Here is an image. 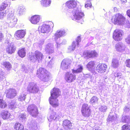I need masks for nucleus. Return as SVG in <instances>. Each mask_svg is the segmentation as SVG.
Returning a JSON list of instances; mask_svg holds the SVG:
<instances>
[{"instance_id":"4c0bfd02","label":"nucleus","mask_w":130,"mask_h":130,"mask_svg":"<svg viewBox=\"0 0 130 130\" xmlns=\"http://www.w3.org/2000/svg\"><path fill=\"white\" fill-rule=\"evenodd\" d=\"M117 117V116L116 114H115V115L113 116H111L110 115L108 118V121H113L116 120Z\"/></svg>"},{"instance_id":"8fccbe9b","label":"nucleus","mask_w":130,"mask_h":130,"mask_svg":"<svg viewBox=\"0 0 130 130\" xmlns=\"http://www.w3.org/2000/svg\"><path fill=\"white\" fill-rule=\"evenodd\" d=\"M125 41L128 44H130V35H128L125 38Z\"/></svg>"},{"instance_id":"58836bf2","label":"nucleus","mask_w":130,"mask_h":130,"mask_svg":"<svg viewBox=\"0 0 130 130\" xmlns=\"http://www.w3.org/2000/svg\"><path fill=\"white\" fill-rule=\"evenodd\" d=\"M26 116L24 114H21L19 116V118L21 121L22 122H25L26 120Z\"/></svg>"},{"instance_id":"0eeeda50","label":"nucleus","mask_w":130,"mask_h":130,"mask_svg":"<svg viewBox=\"0 0 130 130\" xmlns=\"http://www.w3.org/2000/svg\"><path fill=\"white\" fill-rule=\"evenodd\" d=\"M123 34V32L122 30L116 29L114 31L113 36V38L116 41H120L122 39Z\"/></svg>"},{"instance_id":"ddd939ff","label":"nucleus","mask_w":130,"mask_h":130,"mask_svg":"<svg viewBox=\"0 0 130 130\" xmlns=\"http://www.w3.org/2000/svg\"><path fill=\"white\" fill-rule=\"evenodd\" d=\"M1 117L4 120L9 119L10 120H11L13 118L12 115L7 111L3 110L2 111L1 113Z\"/></svg>"},{"instance_id":"a878e982","label":"nucleus","mask_w":130,"mask_h":130,"mask_svg":"<svg viewBox=\"0 0 130 130\" xmlns=\"http://www.w3.org/2000/svg\"><path fill=\"white\" fill-rule=\"evenodd\" d=\"M95 62L93 61L89 62L87 65V67L88 70L91 71L94 68Z\"/></svg>"},{"instance_id":"680f3d73","label":"nucleus","mask_w":130,"mask_h":130,"mask_svg":"<svg viewBox=\"0 0 130 130\" xmlns=\"http://www.w3.org/2000/svg\"><path fill=\"white\" fill-rule=\"evenodd\" d=\"M129 110V108L127 107H126L124 109V111L126 112H128Z\"/></svg>"},{"instance_id":"de8ad7c7","label":"nucleus","mask_w":130,"mask_h":130,"mask_svg":"<svg viewBox=\"0 0 130 130\" xmlns=\"http://www.w3.org/2000/svg\"><path fill=\"white\" fill-rule=\"evenodd\" d=\"M98 101V99L95 96L92 97L90 100V102L91 103H96Z\"/></svg>"},{"instance_id":"f3484780","label":"nucleus","mask_w":130,"mask_h":130,"mask_svg":"<svg viewBox=\"0 0 130 130\" xmlns=\"http://www.w3.org/2000/svg\"><path fill=\"white\" fill-rule=\"evenodd\" d=\"M17 94V91L15 89L10 88L7 90V92L6 93V97L12 99L15 97Z\"/></svg>"},{"instance_id":"4d7b16f0","label":"nucleus","mask_w":130,"mask_h":130,"mask_svg":"<svg viewBox=\"0 0 130 130\" xmlns=\"http://www.w3.org/2000/svg\"><path fill=\"white\" fill-rule=\"evenodd\" d=\"M6 14L4 12H0V19H2L5 16Z\"/></svg>"},{"instance_id":"5701e85b","label":"nucleus","mask_w":130,"mask_h":130,"mask_svg":"<svg viewBox=\"0 0 130 130\" xmlns=\"http://www.w3.org/2000/svg\"><path fill=\"white\" fill-rule=\"evenodd\" d=\"M53 45L52 43H48L46 46L45 50L46 52L50 54L53 53L54 52Z\"/></svg>"},{"instance_id":"cd10ccee","label":"nucleus","mask_w":130,"mask_h":130,"mask_svg":"<svg viewBox=\"0 0 130 130\" xmlns=\"http://www.w3.org/2000/svg\"><path fill=\"white\" fill-rule=\"evenodd\" d=\"M14 127L16 130H24L23 126L18 122L15 124Z\"/></svg>"},{"instance_id":"39448f33","label":"nucleus","mask_w":130,"mask_h":130,"mask_svg":"<svg viewBox=\"0 0 130 130\" xmlns=\"http://www.w3.org/2000/svg\"><path fill=\"white\" fill-rule=\"evenodd\" d=\"M43 56L42 53L39 51H36L35 52L34 56L30 58V60L33 62H35L36 60L38 62H40L43 58Z\"/></svg>"},{"instance_id":"2eb2a0df","label":"nucleus","mask_w":130,"mask_h":130,"mask_svg":"<svg viewBox=\"0 0 130 130\" xmlns=\"http://www.w3.org/2000/svg\"><path fill=\"white\" fill-rule=\"evenodd\" d=\"M26 34L25 30H19L16 31L14 36L17 39L19 40L23 38Z\"/></svg>"},{"instance_id":"a19ab883","label":"nucleus","mask_w":130,"mask_h":130,"mask_svg":"<svg viewBox=\"0 0 130 130\" xmlns=\"http://www.w3.org/2000/svg\"><path fill=\"white\" fill-rule=\"evenodd\" d=\"M5 102L3 100L0 99V108H4L7 107Z\"/></svg>"},{"instance_id":"473e14b6","label":"nucleus","mask_w":130,"mask_h":130,"mask_svg":"<svg viewBox=\"0 0 130 130\" xmlns=\"http://www.w3.org/2000/svg\"><path fill=\"white\" fill-rule=\"evenodd\" d=\"M119 62L118 59H112L111 66L113 67L117 68L119 66Z\"/></svg>"},{"instance_id":"09e8293b","label":"nucleus","mask_w":130,"mask_h":130,"mask_svg":"<svg viewBox=\"0 0 130 130\" xmlns=\"http://www.w3.org/2000/svg\"><path fill=\"white\" fill-rule=\"evenodd\" d=\"M5 80V77L4 75L3 72H1L0 74V82L2 83V81Z\"/></svg>"},{"instance_id":"c9c22d12","label":"nucleus","mask_w":130,"mask_h":130,"mask_svg":"<svg viewBox=\"0 0 130 130\" xmlns=\"http://www.w3.org/2000/svg\"><path fill=\"white\" fill-rule=\"evenodd\" d=\"M30 127L32 130H35L38 128L36 122L34 121H32L30 124Z\"/></svg>"},{"instance_id":"0e129e2a","label":"nucleus","mask_w":130,"mask_h":130,"mask_svg":"<svg viewBox=\"0 0 130 130\" xmlns=\"http://www.w3.org/2000/svg\"><path fill=\"white\" fill-rule=\"evenodd\" d=\"M53 60H51L48 63V65L49 66H50L52 65L53 64Z\"/></svg>"},{"instance_id":"7c9ffc66","label":"nucleus","mask_w":130,"mask_h":130,"mask_svg":"<svg viewBox=\"0 0 130 130\" xmlns=\"http://www.w3.org/2000/svg\"><path fill=\"white\" fill-rule=\"evenodd\" d=\"M18 53L20 57L23 58L25 56L26 52L24 48H22L19 50Z\"/></svg>"},{"instance_id":"dca6fc26","label":"nucleus","mask_w":130,"mask_h":130,"mask_svg":"<svg viewBox=\"0 0 130 130\" xmlns=\"http://www.w3.org/2000/svg\"><path fill=\"white\" fill-rule=\"evenodd\" d=\"M107 66L104 63H99L96 67V70L99 73H103L106 72Z\"/></svg>"},{"instance_id":"69168bd1","label":"nucleus","mask_w":130,"mask_h":130,"mask_svg":"<svg viewBox=\"0 0 130 130\" xmlns=\"http://www.w3.org/2000/svg\"><path fill=\"white\" fill-rule=\"evenodd\" d=\"M55 41L56 43V47L57 48L60 47V45L59 43L57 42V41Z\"/></svg>"},{"instance_id":"6ab92c4d","label":"nucleus","mask_w":130,"mask_h":130,"mask_svg":"<svg viewBox=\"0 0 130 130\" xmlns=\"http://www.w3.org/2000/svg\"><path fill=\"white\" fill-rule=\"evenodd\" d=\"M51 98L53 97L57 98L61 94V92L59 89L56 88H53L51 92Z\"/></svg>"},{"instance_id":"2f4dec72","label":"nucleus","mask_w":130,"mask_h":130,"mask_svg":"<svg viewBox=\"0 0 130 130\" xmlns=\"http://www.w3.org/2000/svg\"><path fill=\"white\" fill-rule=\"evenodd\" d=\"M76 44L75 42L73 41L72 44L68 48V52L71 53L74 51L75 48Z\"/></svg>"},{"instance_id":"9b49d317","label":"nucleus","mask_w":130,"mask_h":130,"mask_svg":"<svg viewBox=\"0 0 130 130\" xmlns=\"http://www.w3.org/2000/svg\"><path fill=\"white\" fill-rule=\"evenodd\" d=\"M49 113L47 117L48 120L49 121H51L53 120L58 119L59 118V116L56 114V113L53 111L52 108L50 107L49 109Z\"/></svg>"},{"instance_id":"9d476101","label":"nucleus","mask_w":130,"mask_h":130,"mask_svg":"<svg viewBox=\"0 0 130 130\" xmlns=\"http://www.w3.org/2000/svg\"><path fill=\"white\" fill-rule=\"evenodd\" d=\"M27 110L33 117L36 116L38 113L37 108L36 106L34 105H29L27 108Z\"/></svg>"},{"instance_id":"a18cd8bd","label":"nucleus","mask_w":130,"mask_h":130,"mask_svg":"<svg viewBox=\"0 0 130 130\" xmlns=\"http://www.w3.org/2000/svg\"><path fill=\"white\" fill-rule=\"evenodd\" d=\"M8 5L7 2H4L2 3L0 7L2 10H4L6 8V7L8 6Z\"/></svg>"},{"instance_id":"774afa93","label":"nucleus","mask_w":130,"mask_h":130,"mask_svg":"<svg viewBox=\"0 0 130 130\" xmlns=\"http://www.w3.org/2000/svg\"><path fill=\"white\" fill-rule=\"evenodd\" d=\"M122 1L124 3H126L127 2L126 0H122Z\"/></svg>"},{"instance_id":"a211bd4d","label":"nucleus","mask_w":130,"mask_h":130,"mask_svg":"<svg viewBox=\"0 0 130 130\" xmlns=\"http://www.w3.org/2000/svg\"><path fill=\"white\" fill-rule=\"evenodd\" d=\"M71 60L69 59H63L61 62V68L64 70L68 69L69 67V65L71 63Z\"/></svg>"},{"instance_id":"4be33fe9","label":"nucleus","mask_w":130,"mask_h":130,"mask_svg":"<svg viewBox=\"0 0 130 130\" xmlns=\"http://www.w3.org/2000/svg\"><path fill=\"white\" fill-rule=\"evenodd\" d=\"M41 19V16L35 15L31 17L30 21L32 24H36L39 22Z\"/></svg>"},{"instance_id":"bf43d9fd","label":"nucleus","mask_w":130,"mask_h":130,"mask_svg":"<svg viewBox=\"0 0 130 130\" xmlns=\"http://www.w3.org/2000/svg\"><path fill=\"white\" fill-rule=\"evenodd\" d=\"M4 38V35L3 34L0 32V42Z\"/></svg>"},{"instance_id":"79ce46f5","label":"nucleus","mask_w":130,"mask_h":130,"mask_svg":"<svg viewBox=\"0 0 130 130\" xmlns=\"http://www.w3.org/2000/svg\"><path fill=\"white\" fill-rule=\"evenodd\" d=\"M91 58L97 57L98 54L95 51L93 50L90 51Z\"/></svg>"},{"instance_id":"6e6d98bb","label":"nucleus","mask_w":130,"mask_h":130,"mask_svg":"<svg viewBox=\"0 0 130 130\" xmlns=\"http://www.w3.org/2000/svg\"><path fill=\"white\" fill-rule=\"evenodd\" d=\"M125 64L127 67L130 68V59L126 60Z\"/></svg>"},{"instance_id":"c03bdc74","label":"nucleus","mask_w":130,"mask_h":130,"mask_svg":"<svg viewBox=\"0 0 130 130\" xmlns=\"http://www.w3.org/2000/svg\"><path fill=\"white\" fill-rule=\"evenodd\" d=\"M26 94L22 93L19 96L18 100L20 101H24L25 98Z\"/></svg>"},{"instance_id":"b1692460","label":"nucleus","mask_w":130,"mask_h":130,"mask_svg":"<svg viewBox=\"0 0 130 130\" xmlns=\"http://www.w3.org/2000/svg\"><path fill=\"white\" fill-rule=\"evenodd\" d=\"M50 103L53 107H56L58 106V100L56 98L50 97L49 99Z\"/></svg>"},{"instance_id":"052dcab7","label":"nucleus","mask_w":130,"mask_h":130,"mask_svg":"<svg viewBox=\"0 0 130 130\" xmlns=\"http://www.w3.org/2000/svg\"><path fill=\"white\" fill-rule=\"evenodd\" d=\"M44 40L42 39L39 42V44H40V45H42L44 44Z\"/></svg>"},{"instance_id":"864d4df0","label":"nucleus","mask_w":130,"mask_h":130,"mask_svg":"<svg viewBox=\"0 0 130 130\" xmlns=\"http://www.w3.org/2000/svg\"><path fill=\"white\" fill-rule=\"evenodd\" d=\"M81 41V38L80 36H78L76 39V41H74L76 43V44H77V46L78 45L79 43Z\"/></svg>"},{"instance_id":"423d86ee","label":"nucleus","mask_w":130,"mask_h":130,"mask_svg":"<svg viewBox=\"0 0 130 130\" xmlns=\"http://www.w3.org/2000/svg\"><path fill=\"white\" fill-rule=\"evenodd\" d=\"M8 14L7 20V22L9 23V25L11 27H13L16 24L17 20L14 15L13 12H11Z\"/></svg>"},{"instance_id":"7ed1b4c3","label":"nucleus","mask_w":130,"mask_h":130,"mask_svg":"<svg viewBox=\"0 0 130 130\" xmlns=\"http://www.w3.org/2000/svg\"><path fill=\"white\" fill-rule=\"evenodd\" d=\"M112 21L115 24L123 25L126 22L125 18L121 14L117 13L115 15L114 19H112Z\"/></svg>"},{"instance_id":"603ef678","label":"nucleus","mask_w":130,"mask_h":130,"mask_svg":"<svg viewBox=\"0 0 130 130\" xmlns=\"http://www.w3.org/2000/svg\"><path fill=\"white\" fill-rule=\"evenodd\" d=\"M114 76L119 78H121L122 77V74L120 73H115L114 74Z\"/></svg>"},{"instance_id":"49530a36","label":"nucleus","mask_w":130,"mask_h":130,"mask_svg":"<svg viewBox=\"0 0 130 130\" xmlns=\"http://www.w3.org/2000/svg\"><path fill=\"white\" fill-rule=\"evenodd\" d=\"M122 130H130V125L125 124L122 127Z\"/></svg>"},{"instance_id":"412c9836","label":"nucleus","mask_w":130,"mask_h":130,"mask_svg":"<svg viewBox=\"0 0 130 130\" xmlns=\"http://www.w3.org/2000/svg\"><path fill=\"white\" fill-rule=\"evenodd\" d=\"M63 126L64 128L66 130H70L72 129V124L70 121L66 120L63 121Z\"/></svg>"},{"instance_id":"c85d7f7f","label":"nucleus","mask_w":130,"mask_h":130,"mask_svg":"<svg viewBox=\"0 0 130 130\" xmlns=\"http://www.w3.org/2000/svg\"><path fill=\"white\" fill-rule=\"evenodd\" d=\"M2 64L3 65L7 70H10L11 68V63L7 61H4L2 63Z\"/></svg>"},{"instance_id":"f257e3e1","label":"nucleus","mask_w":130,"mask_h":130,"mask_svg":"<svg viewBox=\"0 0 130 130\" xmlns=\"http://www.w3.org/2000/svg\"><path fill=\"white\" fill-rule=\"evenodd\" d=\"M77 3L74 0H70L66 3V5L69 8L68 10L72 11L73 13L72 20L82 24L84 22L83 18L84 15L80 9L76 7Z\"/></svg>"},{"instance_id":"20e7f679","label":"nucleus","mask_w":130,"mask_h":130,"mask_svg":"<svg viewBox=\"0 0 130 130\" xmlns=\"http://www.w3.org/2000/svg\"><path fill=\"white\" fill-rule=\"evenodd\" d=\"M81 112L82 115L84 117H88L91 114V111L88 105L86 104H84L82 107Z\"/></svg>"},{"instance_id":"bb28decb","label":"nucleus","mask_w":130,"mask_h":130,"mask_svg":"<svg viewBox=\"0 0 130 130\" xmlns=\"http://www.w3.org/2000/svg\"><path fill=\"white\" fill-rule=\"evenodd\" d=\"M51 2V0H42L41 4L43 6L46 7L50 6Z\"/></svg>"},{"instance_id":"c756f323","label":"nucleus","mask_w":130,"mask_h":130,"mask_svg":"<svg viewBox=\"0 0 130 130\" xmlns=\"http://www.w3.org/2000/svg\"><path fill=\"white\" fill-rule=\"evenodd\" d=\"M121 121L124 123L129 122H130V117L128 116L123 115Z\"/></svg>"},{"instance_id":"6e6552de","label":"nucleus","mask_w":130,"mask_h":130,"mask_svg":"<svg viewBox=\"0 0 130 130\" xmlns=\"http://www.w3.org/2000/svg\"><path fill=\"white\" fill-rule=\"evenodd\" d=\"M72 72H67L65 74V79L68 83H71L74 81L76 79V75Z\"/></svg>"},{"instance_id":"3c124183","label":"nucleus","mask_w":130,"mask_h":130,"mask_svg":"<svg viewBox=\"0 0 130 130\" xmlns=\"http://www.w3.org/2000/svg\"><path fill=\"white\" fill-rule=\"evenodd\" d=\"M91 6V3L90 2L87 1L85 3V7L86 8H90Z\"/></svg>"},{"instance_id":"aec40b11","label":"nucleus","mask_w":130,"mask_h":130,"mask_svg":"<svg viewBox=\"0 0 130 130\" xmlns=\"http://www.w3.org/2000/svg\"><path fill=\"white\" fill-rule=\"evenodd\" d=\"M65 32L63 30H57L53 36V38L55 41H57V40L60 37L63 36L65 35Z\"/></svg>"},{"instance_id":"e2e57ef3","label":"nucleus","mask_w":130,"mask_h":130,"mask_svg":"<svg viewBox=\"0 0 130 130\" xmlns=\"http://www.w3.org/2000/svg\"><path fill=\"white\" fill-rule=\"evenodd\" d=\"M127 15L130 17V9L126 11Z\"/></svg>"},{"instance_id":"f8f14e48","label":"nucleus","mask_w":130,"mask_h":130,"mask_svg":"<svg viewBox=\"0 0 130 130\" xmlns=\"http://www.w3.org/2000/svg\"><path fill=\"white\" fill-rule=\"evenodd\" d=\"M27 91L30 93H35L38 92L39 88L34 83H31L28 85Z\"/></svg>"},{"instance_id":"1a4fd4ad","label":"nucleus","mask_w":130,"mask_h":130,"mask_svg":"<svg viewBox=\"0 0 130 130\" xmlns=\"http://www.w3.org/2000/svg\"><path fill=\"white\" fill-rule=\"evenodd\" d=\"M51 30L50 25L45 24H43L39 28V32L42 33L47 34Z\"/></svg>"},{"instance_id":"e433bc0d","label":"nucleus","mask_w":130,"mask_h":130,"mask_svg":"<svg viewBox=\"0 0 130 130\" xmlns=\"http://www.w3.org/2000/svg\"><path fill=\"white\" fill-rule=\"evenodd\" d=\"M25 10L24 7L22 6H20L18 7V13L20 15L22 14Z\"/></svg>"},{"instance_id":"4468645a","label":"nucleus","mask_w":130,"mask_h":130,"mask_svg":"<svg viewBox=\"0 0 130 130\" xmlns=\"http://www.w3.org/2000/svg\"><path fill=\"white\" fill-rule=\"evenodd\" d=\"M115 48L116 51L121 52L125 51L126 46L124 44L121 42L117 43L115 45Z\"/></svg>"},{"instance_id":"338daca9","label":"nucleus","mask_w":130,"mask_h":130,"mask_svg":"<svg viewBox=\"0 0 130 130\" xmlns=\"http://www.w3.org/2000/svg\"><path fill=\"white\" fill-rule=\"evenodd\" d=\"M93 130H100L99 129V127L98 126H95V128H94Z\"/></svg>"},{"instance_id":"37998d69","label":"nucleus","mask_w":130,"mask_h":130,"mask_svg":"<svg viewBox=\"0 0 130 130\" xmlns=\"http://www.w3.org/2000/svg\"><path fill=\"white\" fill-rule=\"evenodd\" d=\"M107 109V107L105 105L101 106L99 108V110L102 112H105Z\"/></svg>"},{"instance_id":"72a5a7b5","label":"nucleus","mask_w":130,"mask_h":130,"mask_svg":"<svg viewBox=\"0 0 130 130\" xmlns=\"http://www.w3.org/2000/svg\"><path fill=\"white\" fill-rule=\"evenodd\" d=\"M83 70V67L81 65H79L78 66L77 69L74 70L72 69V72L73 73H78L81 72Z\"/></svg>"},{"instance_id":"ea45409f","label":"nucleus","mask_w":130,"mask_h":130,"mask_svg":"<svg viewBox=\"0 0 130 130\" xmlns=\"http://www.w3.org/2000/svg\"><path fill=\"white\" fill-rule=\"evenodd\" d=\"M16 102L15 101H11L9 104V108L11 109H14L16 108Z\"/></svg>"},{"instance_id":"f704fd0d","label":"nucleus","mask_w":130,"mask_h":130,"mask_svg":"<svg viewBox=\"0 0 130 130\" xmlns=\"http://www.w3.org/2000/svg\"><path fill=\"white\" fill-rule=\"evenodd\" d=\"M82 56L84 58L89 59L91 58L90 51H87L84 52Z\"/></svg>"},{"instance_id":"5fc2aeb1","label":"nucleus","mask_w":130,"mask_h":130,"mask_svg":"<svg viewBox=\"0 0 130 130\" xmlns=\"http://www.w3.org/2000/svg\"><path fill=\"white\" fill-rule=\"evenodd\" d=\"M68 107L69 109H70V110H73L75 107V106L73 105H72L71 103H69L68 106Z\"/></svg>"},{"instance_id":"13d9d810","label":"nucleus","mask_w":130,"mask_h":130,"mask_svg":"<svg viewBox=\"0 0 130 130\" xmlns=\"http://www.w3.org/2000/svg\"><path fill=\"white\" fill-rule=\"evenodd\" d=\"M125 26L127 28H130V23L128 21L126 22V23L125 24Z\"/></svg>"},{"instance_id":"f03ea898","label":"nucleus","mask_w":130,"mask_h":130,"mask_svg":"<svg viewBox=\"0 0 130 130\" xmlns=\"http://www.w3.org/2000/svg\"><path fill=\"white\" fill-rule=\"evenodd\" d=\"M37 75L40 79L43 81H48L51 78V74L45 69L40 68L37 71Z\"/></svg>"},{"instance_id":"393cba45","label":"nucleus","mask_w":130,"mask_h":130,"mask_svg":"<svg viewBox=\"0 0 130 130\" xmlns=\"http://www.w3.org/2000/svg\"><path fill=\"white\" fill-rule=\"evenodd\" d=\"M15 50V47L12 43L9 44L6 48L7 52L10 54L14 53Z\"/></svg>"}]
</instances>
